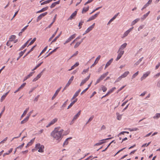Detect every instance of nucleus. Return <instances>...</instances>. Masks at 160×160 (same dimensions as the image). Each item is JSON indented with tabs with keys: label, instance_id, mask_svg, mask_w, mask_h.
<instances>
[{
	"label": "nucleus",
	"instance_id": "1",
	"mask_svg": "<svg viewBox=\"0 0 160 160\" xmlns=\"http://www.w3.org/2000/svg\"><path fill=\"white\" fill-rule=\"evenodd\" d=\"M51 136L54 139L60 141L62 138L61 132H58V129L55 128L51 134Z\"/></svg>",
	"mask_w": 160,
	"mask_h": 160
},
{
	"label": "nucleus",
	"instance_id": "2",
	"mask_svg": "<svg viewBox=\"0 0 160 160\" xmlns=\"http://www.w3.org/2000/svg\"><path fill=\"white\" fill-rule=\"evenodd\" d=\"M35 148L37 150L38 149V151L39 152H42L44 151L43 149L44 148V146L42 145H41L40 143H38L36 144Z\"/></svg>",
	"mask_w": 160,
	"mask_h": 160
},
{
	"label": "nucleus",
	"instance_id": "3",
	"mask_svg": "<svg viewBox=\"0 0 160 160\" xmlns=\"http://www.w3.org/2000/svg\"><path fill=\"white\" fill-rule=\"evenodd\" d=\"M108 74V72H107L106 73L103 74L101 75L100 77L98 78L96 82L95 85L99 83L101 80H103Z\"/></svg>",
	"mask_w": 160,
	"mask_h": 160
},
{
	"label": "nucleus",
	"instance_id": "4",
	"mask_svg": "<svg viewBox=\"0 0 160 160\" xmlns=\"http://www.w3.org/2000/svg\"><path fill=\"white\" fill-rule=\"evenodd\" d=\"M117 53H118V55L116 59V60L117 61L118 60L121 58V57L124 53V51H119V50H118Z\"/></svg>",
	"mask_w": 160,
	"mask_h": 160
},
{
	"label": "nucleus",
	"instance_id": "5",
	"mask_svg": "<svg viewBox=\"0 0 160 160\" xmlns=\"http://www.w3.org/2000/svg\"><path fill=\"white\" fill-rule=\"evenodd\" d=\"M113 138V137H112L111 138H107L105 139L101 140L100 141V142H99L96 143L95 144L94 146H97L101 145L103 143H104V142H104L103 141L111 139L112 138Z\"/></svg>",
	"mask_w": 160,
	"mask_h": 160
},
{
	"label": "nucleus",
	"instance_id": "6",
	"mask_svg": "<svg viewBox=\"0 0 160 160\" xmlns=\"http://www.w3.org/2000/svg\"><path fill=\"white\" fill-rule=\"evenodd\" d=\"M48 14V12H46L40 14L37 18V22L40 21L42 17L46 16Z\"/></svg>",
	"mask_w": 160,
	"mask_h": 160
},
{
	"label": "nucleus",
	"instance_id": "7",
	"mask_svg": "<svg viewBox=\"0 0 160 160\" xmlns=\"http://www.w3.org/2000/svg\"><path fill=\"white\" fill-rule=\"evenodd\" d=\"M58 120V118H56L52 119L46 126V127L48 128L51 126V125L53 124L57 121Z\"/></svg>",
	"mask_w": 160,
	"mask_h": 160
},
{
	"label": "nucleus",
	"instance_id": "8",
	"mask_svg": "<svg viewBox=\"0 0 160 160\" xmlns=\"http://www.w3.org/2000/svg\"><path fill=\"white\" fill-rule=\"evenodd\" d=\"M150 72H147L146 73L144 74L141 77L140 79L141 81H142L145 79L150 74Z\"/></svg>",
	"mask_w": 160,
	"mask_h": 160
},
{
	"label": "nucleus",
	"instance_id": "9",
	"mask_svg": "<svg viewBox=\"0 0 160 160\" xmlns=\"http://www.w3.org/2000/svg\"><path fill=\"white\" fill-rule=\"evenodd\" d=\"M77 11H75L68 18V20H72V19L74 18V17L77 15Z\"/></svg>",
	"mask_w": 160,
	"mask_h": 160
},
{
	"label": "nucleus",
	"instance_id": "10",
	"mask_svg": "<svg viewBox=\"0 0 160 160\" xmlns=\"http://www.w3.org/2000/svg\"><path fill=\"white\" fill-rule=\"evenodd\" d=\"M101 57L100 55H99L96 58L94 63L91 66L90 68H92V67L94 66L98 62V60L100 59Z\"/></svg>",
	"mask_w": 160,
	"mask_h": 160
},
{
	"label": "nucleus",
	"instance_id": "11",
	"mask_svg": "<svg viewBox=\"0 0 160 160\" xmlns=\"http://www.w3.org/2000/svg\"><path fill=\"white\" fill-rule=\"evenodd\" d=\"M61 87L60 88H59L58 89L56 90V91L55 93H54V95H53V96L52 97V100H53L54 98H55L57 95L58 94V92H59L60 90L61 89Z\"/></svg>",
	"mask_w": 160,
	"mask_h": 160
},
{
	"label": "nucleus",
	"instance_id": "12",
	"mask_svg": "<svg viewBox=\"0 0 160 160\" xmlns=\"http://www.w3.org/2000/svg\"><path fill=\"white\" fill-rule=\"evenodd\" d=\"M127 45V43H125L121 45L118 49L119 52V51H123V50L126 47Z\"/></svg>",
	"mask_w": 160,
	"mask_h": 160
},
{
	"label": "nucleus",
	"instance_id": "13",
	"mask_svg": "<svg viewBox=\"0 0 160 160\" xmlns=\"http://www.w3.org/2000/svg\"><path fill=\"white\" fill-rule=\"evenodd\" d=\"M42 71L41 72H40V73H39L38 75H37V77L34 78L32 80V81L33 82H35L41 76H42Z\"/></svg>",
	"mask_w": 160,
	"mask_h": 160
},
{
	"label": "nucleus",
	"instance_id": "14",
	"mask_svg": "<svg viewBox=\"0 0 160 160\" xmlns=\"http://www.w3.org/2000/svg\"><path fill=\"white\" fill-rule=\"evenodd\" d=\"M35 139V138H34L31 140V141L28 142V143L27 144V145L26 146V148H27L29 146H31L33 143V142Z\"/></svg>",
	"mask_w": 160,
	"mask_h": 160
},
{
	"label": "nucleus",
	"instance_id": "15",
	"mask_svg": "<svg viewBox=\"0 0 160 160\" xmlns=\"http://www.w3.org/2000/svg\"><path fill=\"white\" fill-rule=\"evenodd\" d=\"M95 23H94L92 25L90 26L89 28H88L86 30V32H89L92 29L94 28V26H95Z\"/></svg>",
	"mask_w": 160,
	"mask_h": 160
},
{
	"label": "nucleus",
	"instance_id": "16",
	"mask_svg": "<svg viewBox=\"0 0 160 160\" xmlns=\"http://www.w3.org/2000/svg\"><path fill=\"white\" fill-rule=\"evenodd\" d=\"M150 13V11H149L148 12L146 13L145 14L143 15L141 17V19L142 20H144L148 16V15Z\"/></svg>",
	"mask_w": 160,
	"mask_h": 160
},
{
	"label": "nucleus",
	"instance_id": "17",
	"mask_svg": "<svg viewBox=\"0 0 160 160\" xmlns=\"http://www.w3.org/2000/svg\"><path fill=\"white\" fill-rule=\"evenodd\" d=\"M74 78V76H72L69 79V81H68V83L66 84V87H68L69 86L70 84L71 83L72 81L73 80Z\"/></svg>",
	"mask_w": 160,
	"mask_h": 160
},
{
	"label": "nucleus",
	"instance_id": "18",
	"mask_svg": "<svg viewBox=\"0 0 160 160\" xmlns=\"http://www.w3.org/2000/svg\"><path fill=\"white\" fill-rule=\"evenodd\" d=\"M48 7H44V8H43L41 10L37 11L36 12V13H39L41 12H44V11L47 10L48 9Z\"/></svg>",
	"mask_w": 160,
	"mask_h": 160
},
{
	"label": "nucleus",
	"instance_id": "19",
	"mask_svg": "<svg viewBox=\"0 0 160 160\" xmlns=\"http://www.w3.org/2000/svg\"><path fill=\"white\" fill-rule=\"evenodd\" d=\"M58 29V28H57V30L52 35V36L49 38L48 40L49 42L51 41L52 40V39L53 38V37L55 36Z\"/></svg>",
	"mask_w": 160,
	"mask_h": 160
},
{
	"label": "nucleus",
	"instance_id": "20",
	"mask_svg": "<svg viewBox=\"0 0 160 160\" xmlns=\"http://www.w3.org/2000/svg\"><path fill=\"white\" fill-rule=\"evenodd\" d=\"M81 112V110L79 111V112L76 115H75L74 116V117L73 118V120H75L76 119H77L79 117V116L80 115Z\"/></svg>",
	"mask_w": 160,
	"mask_h": 160
},
{
	"label": "nucleus",
	"instance_id": "21",
	"mask_svg": "<svg viewBox=\"0 0 160 160\" xmlns=\"http://www.w3.org/2000/svg\"><path fill=\"white\" fill-rule=\"evenodd\" d=\"M8 93L9 92H6L4 95H2L1 97V102H2L3 101V100L5 99V98L6 97V96L8 94Z\"/></svg>",
	"mask_w": 160,
	"mask_h": 160
},
{
	"label": "nucleus",
	"instance_id": "22",
	"mask_svg": "<svg viewBox=\"0 0 160 160\" xmlns=\"http://www.w3.org/2000/svg\"><path fill=\"white\" fill-rule=\"evenodd\" d=\"M113 60V58H111L107 63L105 67V68H106L108 67L109 65H110L112 62Z\"/></svg>",
	"mask_w": 160,
	"mask_h": 160
},
{
	"label": "nucleus",
	"instance_id": "23",
	"mask_svg": "<svg viewBox=\"0 0 160 160\" xmlns=\"http://www.w3.org/2000/svg\"><path fill=\"white\" fill-rule=\"evenodd\" d=\"M58 48L59 47H57L56 48L54 49L52 51L49 52V54L45 57V58H46L49 56L50 55H51L53 52H56L57 50L58 49Z\"/></svg>",
	"mask_w": 160,
	"mask_h": 160
},
{
	"label": "nucleus",
	"instance_id": "24",
	"mask_svg": "<svg viewBox=\"0 0 160 160\" xmlns=\"http://www.w3.org/2000/svg\"><path fill=\"white\" fill-rule=\"evenodd\" d=\"M140 20L139 18H137L133 20L131 23V25L133 26L135 25L137 22Z\"/></svg>",
	"mask_w": 160,
	"mask_h": 160
},
{
	"label": "nucleus",
	"instance_id": "25",
	"mask_svg": "<svg viewBox=\"0 0 160 160\" xmlns=\"http://www.w3.org/2000/svg\"><path fill=\"white\" fill-rule=\"evenodd\" d=\"M28 117H27L25 118L23 120L21 121V124H23L25 123H26V122H27L28 120Z\"/></svg>",
	"mask_w": 160,
	"mask_h": 160
},
{
	"label": "nucleus",
	"instance_id": "26",
	"mask_svg": "<svg viewBox=\"0 0 160 160\" xmlns=\"http://www.w3.org/2000/svg\"><path fill=\"white\" fill-rule=\"evenodd\" d=\"M89 8V6H88L86 8H83L82 10V13H85L88 10Z\"/></svg>",
	"mask_w": 160,
	"mask_h": 160
},
{
	"label": "nucleus",
	"instance_id": "27",
	"mask_svg": "<svg viewBox=\"0 0 160 160\" xmlns=\"http://www.w3.org/2000/svg\"><path fill=\"white\" fill-rule=\"evenodd\" d=\"M90 77V74L85 79L83 80L81 82L83 84H84L88 80Z\"/></svg>",
	"mask_w": 160,
	"mask_h": 160
},
{
	"label": "nucleus",
	"instance_id": "28",
	"mask_svg": "<svg viewBox=\"0 0 160 160\" xmlns=\"http://www.w3.org/2000/svg\"><path fill=\"white\" fill-rule=\"evenodd\" d=\"M61 33H62V32H60V33L59 34V35L58 36H57V37H56L51 42V44H52V42H56V41L57 40V39L58 38H59V37L60 36L61 34Z\"/></svg>",
	"mask_w": 160,
	"mask_h": 160
},
{
	"label": "nucleus",
	"instance_id": "29",
	"mask_svg": "<svg viewBox=\"0 0 160 160\" xmlns=\"http://www.w3.org/2000/svg\"><path fill=\"white\" fill-rule=\"evenodd\" d=\"M129 72L128 71H126L124 72V73H123L122 75H121V76L123 78H124L126 77L129 74Z\"/></svg>",
	"mask_w": 160,
	"mask_h": 160
},
{
	"label": "nucleus",
	"instance_id": "30",
	"mask_svg": "<svg viewBox=\"0 0 160 160\" xmlns=\"http://www.w3.org/2000/svg\"><path fill=\"white\" fill-rule=\"evenodd\" d=\"M143 58V57H142L140 58L135 64V65H138L141 62L142 59Z\"/></svg>",
	"mask_w": 160,
	"mask_h": 160
},
{
	"label": "nucleus",
	"instance_id": "31",
	"mask_svg": "<svg viewBox=\"0 0 160 160\" xmlns=\"http://www.w3.org/2000/svg\"><path fill=\"white\" fill-rule=\"evenodd\" d=\"M29 109V108L28 107V108H27L25 109V110H24V111L23 112V113L21 115V118H22V117H23L24 116V115H25L27 113L28 111V110Z\"/></svg>",
	"mask_w": 160,
	"mask_h": 160
},
{
	"label": "nucleus",
	"instance_id": "32",
	"mask_svg": "<svg viewBox=\"0 0 160 160\" xmlns=\"http://www.w3.org/2000/svg\"><path fill=\"white\" fill-rule=\"evenodd\" d=\"M28 43V41H27L19 49V50H21L24 48L27 45Z\"/></svg>",
	"mask_w": 160,
	"mask_h": 160
},
{
	"label": "nucleus",
	"instance_id": "33",
	"mask_svg": "<svg viewBox=\"0 0 160 160\" xmlns=\"http://www.w3.org/2000/svg\"><path fill=\"white\" fill-rule=\"evenodd\" d=\"M160 118V113H157L153 117V118L154 119H157Z\"/></svg>",
	"mask_w": 160,
	"mask_h": 160
},
{
	"label": "nucleus",
	"instance_id": "34",
	"mask_svg": "<svg viewBox=\"0 0 160 160\" xmlns=\"http://www.w3.org/2000/svg\"><path fill=\"white\" fill-rule=\"evenodd\" d=\"M116 115L117 119L119 120H120L122 118V115L119 114L118 112L116 113Z\"/></svg>",
	"mask_w": 160,
	"mask_h": 160
},
{
	"label": "nucleus",
	"instance_id": "35",
	"mask_svg": "<svg viewBox=\"0 0 160 160\" xmlns=\"http://www.w3.org/2000/svg\"><path fill=\"white\" fill-rule=\"evenodd\" d=\"M16 37L15 35H11L9 38V41H13L14 39H15Z\"/></svg>",
	"mask_w": 160,
	"mask_h": 160
},
{
	"label": "nucleus",
	"instance_id": "36",
	"mask_svg": "<svg viewBox=\"0 0 160 160\" xmlns=\"http://www.w3.org/2000/svg\"><path fill=\"white\" fill-rule=\"evenodd\" d=\"M43 62H42L41 63L38 64L32 70V71H33L35 70H36L37 68L39 67V66H41V65L43 63Z\"/></svg>",
	"mask_w": 160,
	"mask_h": 160
},
{
	"label": "nucleus",
	"instance_id": "37",
	"mask_svg": "<svg viewBox=\"0 0 160 160\" xmlns=\"http://www.w3.org/2000/svg\"><path fill=\"white\" fill-rule=\"evenodd\" d=\"M79 65V62H76L71 67V69H74L75 67L78 66Z\"/></svg>",
	"mask_w": 160,
	"mask_h": 160
},
{
	"label": "nucleus",
	"instance_id": "38",
	"mask_svg": "<svg viewBox=\"0 0 160 160\" xmlns=\"http://www.w3.org/2000/svg\"><path fill=\"white\" fill-rule=\"evenodd\" d=\"M119 14V13H117V14H115L111 19H110V22H112L113 20H114L118 16V14Z\"/></svg>",
	"mask_w": 160,
	"mask_h": 160
},
{
	"label": "nucleus",
	"instance_id": "39",
	"mask_svg": "<svg viewBox=\"0 0 160 160\" xmlns=\"http://www.w3.org/2000/svg\"><path fill=\"white\" fill-rule=\"evenodd\" d=\"M128 129L130 131H137L138 130V129L137 128H134L132 129L129 128Z\"/></svg>",
	"mask_w": 160,
	"mask_h": 160
},
{
	"label": "nucleus",
	"instance_id": "40",
	"mask_svg": "<svg viewBox=\"0 0 160 160\" xmlns=\"http://www.w3.org/2000/svg\"><path fill=\"white\" fill-rule=\"evenodd\" d=\"M36 40V38H33V39L29 43V44H28V46L31 45L32 44L35 42Z\"/></svg>",
	"mask_w": 160,
	"mask_h": 160
},
{
	"label": "nucleus",
	"instance_id": "41",
	"mask_svg": "<svg viewBox=\"0 0 160 160\" xmlns=\"http://www.w3.org/2000/svg\"><path fill=\"white\" fill-rule=\"evenodd\" d=\"M78 94L76 92L74 94V95L73 97L72 98L71 101H72V100L74 99L76 97H77L78 96Z\"/></svg>",
	"mask_w": 160,
	"mask_h": 160
},
{
	"label": "nucleus",
	"instance_id": "42",
	"mask_svg": "<svg viewBox=\"0 0 160 160\" xmlns=\"http://www.w3.org/2000/svg\"><path fill=\"white\" fill-rule=\"evenodd\" d=\"M139 72L137 71L136 73H135L134 74H133L132 77V79H133L136 76L138 75V74Z\"/></svg>",
	"mask_w": 160,
	"mask_h": 160
},
{
	"label": "nucleus",
	"instance_id": "43",
	"mask_svg": "<svg viewBox=\"0 0 160 160\" xmlns=\"http://www.w3.org/2000/svg\"><path fill=\"white\" fill-rule=\"evenodd\" d=\"M124 133H127V134H128L129 133V132H126V131H123L121 132L118 135V136H119L121 134H124Z\"/></svg>",
	"mask_w": 160,
	"mask_h": 160
},
{
	"label": "nucleus",
	"instance_id": "44",
	"mask_svg": "<svg viewBox=\"0 0 160 160\" xmlns=\"http://www.w3.org/2000/svg\"><path fill=\"white\" fill-rule=\"evenodd\" d=\"M84 22L82 21H81L79 23V25L78 26L79 27V29H80L82 28L81 26L82 25L83 23Z\"/></svg>",
	"mask_w": 160,
	"mask_h": 160
},
{
	"label": "nucleus",
	"instance_id": "45",
	"mask_svg": "<svg viewBox=\"0 0 160 160\" xmlns=\"http://www.w3.org/2000/svg\"><path fill=\"white\" fill-rule=\"evenodd\" d=\"M26 51V49H25L23 51H21L19 53V55H20V57H21L23 55V54Z\"/></svg>",
	"mask_w": 160,
	"mask_h": 160
},
{
	"label": "nucleus",
	"instance_id": "46",
	"mask_svg": "<svg viewBox=\"0 0 160 160\" xmlns=\"http://www.w3.org/2000/svg\"><path fill=\"white\" fill-rule=\"evenodd\" d=\"M94 116L92 115V116L91 117L89 118V119L88 121V122H87L86 124H87L89 122H90L93 119V118H94Z\"/></svg>",
	"mask_w": 160,
	"mask_h": 160
},
{
	"label": "nucleus",
	"instance_id": "47",
	"mask_svg": "<svg viewBox=\"0 0 160 160\" xmlns=\"http://www.w3.org/2000/svg\"><path fill=\"white\" fill-rule=\"evenodd\" d=\"M102 8V7H98L97 8H96L95 9L93 10L90 13V14H91L94 12L95 11L98 10L99 9L101 8Z\"/></svg>",
	"mask_w": 160,
	"mask_h": 160
},
{
	"label": "nucleus",
	"instance_id": "48",
	"mask_svg": "<svg viewBox=\"0 0 160 160\" xmlns=\"http://www.w3.org/2000/svg\"><path fill=\"white\" fill-rule=\"evenodd\" d=\"M102 90L103 92H105L107 90V88L104 86H102Z\"/></svg>",
	"mask_w": 160,
	"mask_h": 160
},
{
	"label": "nucleus",
	"instance_id": "49",
	"mask_svg": "<svg viewBox=\"0 0 160 160\" xmlns=\"http://www.w3.org/2000/svg\"><path fill=\"white\" fill-rule=\"evenodd\" d=\"M122 78V77L121 76H119L117 79V80H116L115 81V82H119V81H120L121 79Z\"/></svg>",
	"mask_w": 160,
	"mask_h": 160
},
{
	"label": "nucleus",
	"instance_id": "50",
	"mask_svg": "<svg viewBox=\"0 0 160 160\" xmlns=\"http://www.w3.org/2000/svg\"><path fill=\"white\" fill-rule=\"evenodd\" d=\"M48 46L46 47L41 52L40 54V55H41L44 52L47 50V48Z\"/></svg>",
	"mask_w": 160,
	"mask_h": 160
},
{
	"label": "nucleus",
	"instance_id": "51",
	"mask_svg": "<svg viewBox=\"0 0 160 160\" xmlns=\"http://www.w3.org/2000/svg\"><path fill=\"white\" fill-rule=\"evenodd\" d=\"M80 42H77L74 46V48H77L80 45Z\"/></svg>",
	"mask_w": 160,
	"mask_h": 160
},
{
	"label": "nucleus",
	"instance_id": "52",
	"mask_svg": "<svg viewBox=\"0 0 160 160\" xmlns=\"http://www.w3.org/2000/svg\"><path fill=\"white\" fill-rule=\"evenodd\" d=\"M26 83L24 82L22 84L21 86L19 88L20 89L22 88L26 85Z\"/></svg>",
	"mask_w": 160,
	"mask_h": 160
},
{
	"label": "nucleus",
	"instance_id": "53",
	"mask_svg": "<svg viewBox=\"0 0 160 160\" xmlns=\"http://www.w3.org/2000/svg\"><path fill=\"white\" fill-rule=\"evenodd\" d=\"M111 92L109 91V90L107 92V93H106V94L105 95L103 96H102V98H104L106 97L108 95H109V94H110V93H111Z\"/></svg>",
	"mask_w": 160,
	"mask_h": 160
},
{
	"label": "nucleus",
	"instance_id": "54",
	"mask_svg": "<svg viewBox=\"0 0 160 160\" xmlns=\"http://www.w3.org/2000/svg\"><path fill=\"white\" fill-rule=\"evenodd\" d=\"M89 68L87 69H84L83 70V72H82V74H83L85 73L88 71Z\"/></svg>",
	"mask_w": 160,
	"mask_h": 160
},
{
	"label": "nucleus",
	"instance_id": "55",
	"mask_svg": "<svg viewBox=\"0 0 160 160\" xmlns=\"http://www.w3.org/2000/svg\"><path fill=\"white\" fill-rule=\"evenodd\" d=\"M95 19L93 17V16H92L89 19L87 20V22H89L90 21L92 20Z\"/></svg>",
	"mask_w": 160,
	"mask_h": 160
},
{
	"label": "nucleus",
	"instance_id": "56",
	"mask_svg": "<svg viewBox=\"0 0 160 160\" xmlns=\"http://www.w3.org/2000/svg\"><path fill=\"white\" fill-rule=\"evenodd\" d=\"M68 140H67V139H66L63 143V146L66 145H68Z\"/></svg>",
	"mask_w": 160,
	"mask_h": 160
},
{
	"label": "nucleus",
	"instance_id": "57",
	"mask_svg": "<svg viewBox=\"0 0 160 160\" xmlns=\"http://www.w3.org/2000/svg\"><path fill=\"white\" fill-rule=\"evenodd\" d=\"M24 145V143H23L21 145H20L18 147H17V149H18L20 148V149H21L23 147Z\"/></svg>",
	"mask_w": 160,
	"mask_h": 160
},
{
	"label": "nucleus",
	"instance_id": "58",
	"mask_svg": "<svg viewBox=\"0 0 160 160\" xmlns=\"http://www.w3.org/2000/svg\"><path fill=\"white\" fill-rule=\"evenodd\" d=\"M36 87H33L31 89V90L29 91V94H31V93L36 88Z\"/></svg>",
	"mask_w": 160,
	"mask_h": 160
},
{
	"label": "nucleus",
	"instance_id": "59",
	"mask_svg": "<svg viewBox=\"0 0 160 160\" xmlns=\"http://www.w3.org/2000/svg\"><path fill=\"white\" fill-rule=\"evenodd\" d=\"M160 76V72L158 73L154 76V77L155 78H157Z\"/></svg>",
	"mask_w": 160,
	"mask_h": 160
},
{
	"label": "nucleus",
	"instance_id": "60",
	"mask_svg": "<svg viewBox=\"0 0 160 160\" xmlns=\"http://www.w3.org/2000/svg\"><path fill=\"white\" fill-rule=\"evenodd\" d=\"M99 13H100V12H98L97 13H96L94 15H93V16L95 19L98 16L99 14Z\"/></svg>",
	"mask_w": 160,
	"mask_h": 160
},
{
	"label": "nucleus",
	"instance_id": "61",
	"mask_svg": "<svg viewBox=\"0 0 160 160\" xmlns=\"http://www.w3.org/2000/svg\"><path fill=\"white\" fill-rule=\"evenodd\" d=\"M99 13H100V12H98L97 13H96L94 15H93V16L95 19L98 16L99 14Z\"/></svg>",
	"mask_w": 160,
	"mask_h": 160
},
{
	"label": "nucleus",
	"instance_id": "62",
	"mask_svg": "<svg viewBox=\"0 0 160 160\" xmlns=\"http://www.w3.org/2000/svg\"><path fill=\"white\" fill-rule=\"evenodd\" d=\"M144 27V25H142L140 26L138 28V31H140L141 29H142Z\"/></svg>",
	"mask_w": 160,
	"mask_h": 160
},
{
	"label": "nucleus",
	"instance_id": "63",
	"mask_svg": "<svg viewBox=\"0 0 160 160\" xmlns=\"http://www.w3.org/2000/svg\"><path fill=\"white\" fill-rule=\"evenodd\" d=\"M76 34H73L72 35V36H71L69 38H70V39L72 40V39H73L76 36Z\"/></svg>",
	"mask_w": 160,
	"mask_h": 160
},
{
	"label": "nucleus",
	"instance_id": "64",
	"mask_svg": "<svg viewBox=\"0 0 160 160\" xmlns=\"http://www.w3.org/2000/svg\"><path fill=\"white\" fill-rule=\"evenodd\" d=\"M157 86L158 88H160V80H158L157 83Z\"/></svg>",
	"mask_w": 160,
	"mask_h": 160
}]
</instances>
